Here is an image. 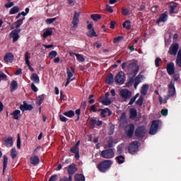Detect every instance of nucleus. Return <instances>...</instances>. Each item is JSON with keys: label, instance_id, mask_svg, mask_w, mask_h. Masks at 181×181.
I'll return each mask as SVG.
<instances>
[{"label": "nucleus", "instance_id": "nucleus-60", "mask_svg": "<svg viewBox=\"0 0 181 181\" xmlns=\"http://www.w3.org/2000/svg\"><path fill=\"white\" fill-rule=\"evenodd\" d=\"M108 134L109 135H112V134H114V126L110 127V128L109 129Z\"/></svg>", "mask_w": 181, "mask_h": 181}, {"label": "nucleus", "instance_id": "nucleus-55", "mask_svg": "<svg viewBox=\"0 0 181 181\" xmlns=\"http://www.w3.org/2000/svg\"><path fill=\"white\" fill-rule=\"evenodd\" d=\"M21 135L20 134H18V139H17V148L18 149H21Z\"/></svg>", "mask_w": 181, "mask_h": 181}, {"label": "nucleus", "instance_id": "nucleus-47", "mask_svg": "<svg viewBox=\"0 0 181 181\" xmlns=\"http://www.w3.org/2000/svg\"><path fill=\"white\" fill-rule=\"evenodd\" d=\"M124 40V36H119L117 37L114 39L113 42L115 43H119V42H121V40Z\"/></svg>", "mask_w": 181, "mask_h": 181}, {"label": "nucleus", "instance_id": "nucleus-18", "mask_svg": "<svg viewBox=\"0 0 181 181\" xmlns=\"http://www.w3.org/2000/svg\"><path fill=\"white\" fill-rule=\"evenodd\" d=\"M77 171V167L76 166V164L72 163L68 167V173L71 176V175H74L76 172Z\"/></svg>", "mask_w": 181, "mask_h": 181}, {"label": "nucleus", "instance_id": "nucleus-54", "mask_svg": "<svg viewBox=\"0 0 181 181\" xmlns=\"http://www.w3.org/2000/svg\"><path fill=\"white\" fill-rule=\"evenodd\" d=\"M74 54L77 57L78 60H79V62H84V60H86L81 54Z\"/></svg>", "mask_w": 181, "mask_h": 181}, {"label": "nucleus", "instance_id": "nucleus-3", "mask_svg": "<svg viewBox=\"0 0 181 181\" xmlns=\"http://www.w3.org/2000/svg\"><path fill=\"white\" fill-rule=\"evenodd\" d=\"M168 95L165 97V103H168V100H169V97H173L176 94V88H175V82L171 81L168 84Z\"/></svg>", "mask_w": 181, "mask_h": 181}, {"label": "nucleus", "instance_id": "nucleus-12", "mask_svg": "<svg viewBox=\"0 0 181 181\" xmlns=\"http://www.w3.org/2000/svg\"><path fill=\"white\" fill-rule=\"evenodd\" d=\"M3 145L7 148H11L13 145V138L11 136L3 138Z\"/></svg>", "mask_w": 181, "mask_h": 181}, {"label": "nucleus", "instance_id": "nucleus-50", "mask_svg": "<svg viewBox=\"0 0 181 181\" xmlns=\"http://www.w3.org/2000/svg\"><path fill=\"white\" fill-rule=\"evenodd\" d=\"M72 180H73V177H71V175H69V177H63L59 180V181H72Z\"/></svg>", "mask_w": 181, "mask_h": 181}, {"label": "nucleus", "instance_id": "nucleus-29", "mask_svg": "<svg viewBox=\"0 0 181 181\" xmlns=\"http://www.w3.org/2000/svg\"><path fill=\"white\" fill-rule=\"evenodd\" d=\"M107 84H112L114 83V75L112 74H110L106 78Z\"/></svg>", "mask_w": 181, "mask_h": 181}, {"label": "nucleus", "instance_id": "nucleus-61", "mask_svg": "<svg viewBox=\"0 0 181 181\" xmlns=\"http://www.w3.org/2000/svg\"><path fill=\"white\" fill-rule=\"evenodd\" d=\"M160 58L158 57L155 60V64L156 66V67H159V62H160Z\"/></svg>", "mask_w": 181, "mask_h": 181}, {"label": "nucleus", "instance_id": "nucleus-42", "mask_svg": "<svg viewBox=\"0 0 181 181\" xmlns=\"http://www.w3.org/2000/svg\"><path fill=\"white\" fill-rule=\"evenodd\" d=\"M11 91H13V90H16V88H18V82L13 81L11 83Z\"/></svg>", "mask_w": 181, "mask_h": 181}, {"label": "nucleus", "instance_id": "nucleus-8", "mask_svg": "<svg viewBox=\"0 0 181 181\" xmlns=\"http://www.w3.org/2000/svg\"><path fill=\"white\" fill-rule=\"evenodd\" d=\"M158 128H159V120H153L151 124L149 134L151 135H155L158 132Z\"/></svg>", "mask_w": 181, "mask_h": 181}, {"label": "nucleus", "instance_id": "nucleus-7", "mask_svg": "<svg viewBox=\"0 0 181 181\" xmlns=\"http://www.w3.org/2000/svg\"><path fill=\"white\" fill-rule=\"evenodd\" d=\"M138 141H134L129 146V152L132 155H134V153H136V152H138V148H139Z\"/></svg>", "mask_w": 181, "mask_h": 181}, {"label": "nucleus", "instance_id": "nucleus-6", "mask_svg": "<svg viewBox=\"0 0 181 181\" xmlns=\"http://www.w3.org/2000/svg\"><path fill=\"white\" fill-rule=\"evenodd\" d=\"M115 81L117 84H124L125 81V74L122 71L119 72L115 78Z\"/></svg>", "mask_w": 181, "mask_h": 181}, {"label": "nucleus", "instance_id": "nucleus-10", "mask_svg": "<svg viewBox=\"0 0 181 181\" xmlns=\"http://www.w3.org/2000/svg\"><path fill=\"white\" fill-rule=\"evenodd\" d=\"M146 134V129L145 127H139L135 131V135L137 138H144Z\"/></svg>", "mask_w": 181, "mask_h": 181}, {"label": "nucleus", "instance_id": "nucleus-38", "mask_svg": "<svg viewBox=\"0 0 181 181\" xmlns=\"http://www.w3.org/2000/svg\"><path fill=\"white\" fill-rule=\"evenodd\" d=\"M119 122L121 125H124L127 122V119L125 118V113H122L119 117Z\"/></svg>", "mask_w": 181, "mask_h": 181}, {"label": "nucleus", "instance_id": "nucleus-37", "mask_svg": "<svg viewBox=\"0 0 181 181\" xmlns=\"http://www.w3.org/2000/svg\"><path fill=\"white\" fill-rule=\"evenodd\" d=\"M116 160L119 163V165H121V163H124L125 160V157H124V156H119L116 158Z\"/></svg>", "mask_w": 181, "mask_h": 181}, {"label": "nucleus", "instance_id": "nucleus-31", "mask_svg": "<svg viewBox=\"0 0 181 181\" xmlns=\"http://www.w3.org/2000/svg\"><path fill=\"white\" fill-rule=\"evenodd\" d=\"M122 26L127 30H129V29H131V21L127 20V21H124L122 24Z\"/></svg>", "mask_w": 181, "mask_h": 181}, {"label": "nucleus", "instance_id": "nucleus-53", "mask_svg": "<svg viewBox=\"0 0 181 181\" xmlns=\"http://www.w3.org/2000/svg\"><path fill=\"white\" fill-rule=\"evenodd\" d=\"M59 119L62 121V122H67V121H69V119H67V117H64L63 115H59Z\"/></svg>", "mask_w": 181, "mask_h": 181}, {"label": "nucleus", "instance_id": "nucleus-40", "mask_svg": "<svg viewBox=\"0 0 181 181\" xmlns=\"http://www.w3.org/2000/svg\"><path fill=\"white\" fill-rule=\"evenodd\" d=\"M44 100H45V95H41L38 96L37 99V104H38V105H40L42 103H43Z\"/></svg>", "mask_w": 181, "mask_h": 181}, {"label": "nucleus", "instance_id": "nucleus-19", "mask_svg": "<svg viewBox=\"0 0 181 181\" xmlns=\"http://www.w3.org/2000/svg\"><path fill=\"white\" fill-rule=\"evenodd\" d=\"M120 95H121V97L124 98V100H128V98H129V97H131V92H129L127 89H123V90H120Z\"/></svg>", "mask_w": 181, "mask_h": 181}, {"label": "nucleus", "instance_id": "nucleus-56", "mask_svg": "<svg viewBox=\"0 0 181 181\" xmlns=\"http://www.w3.org/2000/svg\"><path fill=\"white\" fill-rule=\"evenodd\" d=\"M122 15H129V10L127 9V8H122Z\"/></svg>", "mask_w": 181, "mask_h": 181}, {"label": "nucleus", "instance_id": "nucleus-49", "mask_svg": "<svg viewBox=\"0 0 181 181\" xmlns=\"http://www.w3.org/2000/svg\"><path fill=\"white\" fill-rule=\"evenodd\" d=\"M79 148L77 146H74L71 148L72 153H78Z\"/></svg>", "mask_w": 181, "mask_h": 181}, {"label": "nucleus", "instance_id": "nucleus-36", "mask_svg": "<svg viewBox=\"0 0 181 181\" xmlns=\"http://www.w3.org/2000/svg\"><path fill=\"white\" fill-rule=\"evenodd\" d=\"M10 155H11L12 159H15V158H16V156H18V151H16V148H12L11 150Z\"/></svg>", "mask_w": 181, "mask_h": 181}, {"label": "nucleus", "instance_id": "nucleus-24", "mask_svg": "<svg viewBox=\"0 0 181 181\" xmlns=\"http://www.w3.org/2000/svg\"><path fill=\"white\" fill-rule=\"evenodd\" d=\"M166 21H168V11L164 12L156 22L160 23V22H166Z\"/></svg>", "mask_w": 181, "mask_h": 181}, {"label": "nucleus", "instance_id": "nucleus-58", "mask_svg": "<svg viewBox=\"0 0 181 181\" xmlns=\"http://www.w3.org/2000/svg\"><path fill=\"white\" fill-rule=\"evenodd\" d=\"M57 180V175H54L50 177L49 181H56Z\"/></svg>", "mask_w": 181, "mask_h": 181}, {"label": "nucleus", "instance_id": "nucleus-23", "mask_svg": "<svg viewBox=\"0 0 181 181\" xmlns=\"http://www.w3.org/2000/svg\"><path fill=\"white\" fill-rule=\"evenodd\" d=\"M176 8H177V4L171 2L169 5L170 13H176Z\"/></svg>", "mask_w": 181, "mask_h": 181}, {"label": "nucleus", "instance_id": "nucleus-27", "mask_svg": "<svg viewBox=\"0 0 181 181\" xmlns=\"http://www.w3.org/2000/svg\"><path fill=\"white\" fill-rule=\"evenodd\" d=\"M148 90H149V86L146 84L144 85L141 87V91H140L141 95H146L148 93Z\"/></svg>", "mask_w": 181, "mask_h": 181}, {"label": "nucleus", "instance_id": "nucleus-45", "mask_svg": "<svg viewBox=\"0 0 181 181\" xmlns=\"http://www.w3.org/2000/svg\"><path fill=\"white\" fill-rule=\"evenodd\" d=\"M23 19H25V18H23V19H19L18 21H17L15 23L16 29H18V28H20L21 25H22V23H23Z\"/></svg>", "mask_w": 181, "mask_h": 181}, {"label": "nucleus", "instance_id": "nucleus-34", "mask_svg": "<svg viewBox=\"0 0 181 181\" xmlns=\"http://www.w3.org/2000/svg\"><path fill=\"white\" fill-rule=\"evenodd\" d=\"M53 31H52V28H48L44 33L42 34V37L44 38L47 37V36H52Z\"/></svg>", "mask_w": 181, "mask_h": 181}, {"label": "nucleus", "instance_id": "nucleus-41", "mask_svg": "<svg viewBox=\"0 0 181 181\" xmlns=\"http://www.w3.org/2000/svg\"><path fill=\"white\" fill-rule=\"evenodd\" d=\"M91 19H93V21H95V22L97 21H98V19L101 18V15L100 14H92L90 16Z\"/></svg>", "mask_w": 181, "mask_h": 181}, {"label": "nucleus", "instance_id": "nucleus-9", "mask_svg": "<svg viewBox=\"0 0 181 181\" xmlns=\"http://www.w3.org/2000/svg\"><path fill=\"white\" fill-rule=\"evenodd\" d=\"M19 33H21V29H16L10 33L9 36L11 39H13V43L19 40Z\"/></svg>", "mask_w": 181, "mask_h": 181}, {"label": "nucleus", "instance_id": "nucleus-32", "mask_svg": "<svg viewBox=\"0 0 181 181\" xmlns=\"http://www.w3.org/2000/svg\"><path fill=\"white\" fill-rule=\"evenodd\" d=\"M144 78H145V76L144 75H141V74L140 73L134 79V83H141L142 81V80H144Z\"/></svg>", "mask_w": 181, "mask_h": 181}, {"label": "nucleus", "instance_id": "nucleus-25", "mask_svg": "<svg viewBox=\"0 0 181 181\" xmlns=\"http://www.w3.org/2000/svg\"><path fill=\"white\" fill-rule=\"evenodd\" d=\"M40 162V160L39 159V157L37 156H34L30 157L31 165H34L35 166H36V165H38Z\"/></svg>", "mask_w": 181, "mask_h": 181}, {"label": "nucleus", "instance_id": "nucleus-13", "mask_svg": "<svg viewBox=\"0 0 181 181\" xmlns=\"http://www.w3.org/2000/svg\"><path fill=\"white\" fill-rule=\"evenodd\" d=\"M88 31L86 35L88 37H97V33H95L94 27H93V24L88 25Z\"/></svg>", "mask_w": 181, "mask_h": 181}, {"label": "nucleus", "instance_id": "nucleus-2", "mask_svg": "<svg viewBox=\"0 0 181 181\" xmlns=\"http://www.w3.org/2000/svg\"><path fill=\"white\" fill-rule=\"evenodd\" d=\"M112 165V161L110 160H105L100 163V164L98 165V168L99 169L100 172H107L108 169L111 168V165Z\"/></svg>", "mask_w": 181, "mask_h": 181}, {"label": "nucleus", "instance_id": "nucleus-59", "mask_svg": "<svg viewBox=\"0 0 181 181\" xmlns=\"http://www.w3.org/2000/svg\"><path fill=\"white\" fill-rule=\"evenodd\" d=\"M101 111H102V112H104L105 114H107V112H108V115H111V111H110V109H108V108L102 110Z\"/></svg>", "mask_w": 181, "mask_h": 181}, {"label": "nucleus", "instance_id": "nucleus-44", "mask_svg": "<svg viewBox=\"0 0 181 181\" xmlns=\"http://www.w3.org/2000/svg\"><path fill=\"white\" fill-rule=\"evenodd\" d=\"M136 117V110L131 109L130 110V118H135Z\"/></svg>", "mask_w": 181, "mask_h": 181}, {"label": "nucleus", "instance_id": "nucleus-51", "mask_svg": "<svg viewBox=\"0 0 181 181\" xmlns=\"http://www.w3.org/2000/svg\"><path fill=\"white\" fill-rule=\"evenodd\" d=\"M114 145V141L112 140H110L108 141L107 144H105V148H112Z\"/></svg>", "mask_w": 181, "mask_h": 181}, {"label": "nucleus", "instance_id": "nucleus-64", "mask_svg": "<svg viewBox=\"0 0 181 181\" xmlns=\"http://www.w3.org/2000/svg\"><path fill=\"white\" fill-rule=\"evenodd\" d=\"M161 114L164 116L168 115V109H163L161 110Z\"/></svg>", "mask_w": 181, "mask_h": 181}, {"label": "nucleus", "instance_id": "nucleus-15", "mask_svg": "<svg viewBox=\"0 0 181 181\" xmlns=\"http://www.w3.org/2000/svg\"><path fill=\"white\" fill-rule=\"evenodd\" d=\"M177 50H179V44L174 43L170 47L168 53L170 54H173L174 56H176V54H177Z\"/></svg>", "mask_w": 181, "mask_h": 181}, {"label": "nucleus", "instance_id": "nucleus-46", "mask_svg": "<svg viewBox=\"0 0 181 181\" xmlns=\"http://www.w3.org/2000/svg\"><path fill=\"white\" fill-rule=\"evenodd\" d=\"M56 56H57V52H56V51H51L49 53V59H54V57H56Z\"/></svg>", "mask_w": 181, "mask_h": 181}, {"label": "nucleus", "instance_id": "nucleus-20", "mask_svg": "<svg viewBox=\"0 0 181 181\" xmlns=\"http://www.w3.org/2000/svg\"><path fill=\"white\" fill-rule=\"evenodd\" d=\"M13 54L8 52L4 56V62L6 63H12L13 62Z\"/></svg>", "mask_w": 181, "mask_h": 181}, {"label": "nucleus", "instance_id": "nucleus-62", "mask_svg": "<svg viewBox=\"0 0 181 181\" xmlns=\"http://www.w3.org/2000/svg\"><path fill=\"white\" fill-rule=\"evenodd\" d=\"M31 88L35 93L37 92V88L35 86V83L31 84Z\"/></svg>", "mask_w": 181, "mask_h": 181}, {"label": "nucleus", "instance_id": "nucleus-63", "mask_svg": "<svg viewBox=\"0 0 181 181\" xmlns=\"http://www.w3.org/2000/svg\"><path fill=\"white\" fill-rule=\"evenodd\" d=\"M176 65L178 66V67H180V69H181V59H180L177 58Z\"/></svg>", "mask_w": 181, "mask_h": 181}, {"label": "nucleus", "instance_id": "nucleus-57", "mask_svg": "<svg viewBox=\"0 0 181 181\" xmlns=\"http://www.w3.org/2000/svg\"><path fill=\"white\" fill-rule=\"evenodd\" d=\"M1 80H6V75H5L2 71H0V81Z\"/></svg>", "mask_w": 181, "mask_h": 181}, {"label": "nucleus", "instance_id": "nucleus-21", "mask_svg": "<svg viewBox=\"0 0 181 181\" xmlns=\"http://www.w3.org/2000/svg\"><path fill=\"white\" fill-rule=\"evenodd\" d=\"M33 108V107H32L31 105L26 103V102H24L23 105L20 106V110H21V111H30Z\"/></svg>", "mask_w": 181, "mask_h": 181}, {"label": "nucleus", "instance_id": "nucleus-52", "mask_svg": "<svg viewBox=\"0 0 181 181\" xmlns=\"http://www.w3.org/2000/svg\"><path fill=\"white\" fill-rule=\"evenodd\" d=\"M57 19V18H47L46 20V23L47 25H50L51 23H53V22H54V21H56Z\"/></svg>", "mask_w": 181, "mask_h": 181}, {"label": "nucleus", "instance_id": "nucleus-4", "mask_svg": "<svg viewBox=\"0 0 181 181\" xmlns=\"http://www.w3.org/2000/svg\"><path fill=\"white\" fill-rule=\"evenodd\" d=\"M115 155L113 148H109L106 150H103L100 153V156L104 159H112Z\"/></svg>", "mask_w": 181, "mask_h": 181}, {"label": "nucleus", "instance_id": "nucleus-28", "mask_svg": "<svg viewBox=\"0 0 181 181\" xmlns=\"http://www.w3.org/2000/svg\"><path fill=\"white\" fill-rule=\"evenodd\" d=\"M90 125L93 127V128H94V127H100V125H103V121L92 119L90 121Z\"/></svg>", "mask_w": 181, "mask_h": 181}, {"label": "nucleus", "instance_id": "nucleus-14", "mask_svg": "<svg viewBox=\"0 0 181 181\" xmlns=\"http://www.w3.org/2000/svg\"><path fill=\"white\" fill-rule=\"evenodd\" d=\"M108 97H110V93H106L105 97L100 98V103H102L103 105H110V104L112 103V100H111Z\"/></svg>", "mask_w": 181, "mask_h": 181}, {"label": "nucleus", "instance_id": "nucleus-1", "mask_svg": "<svg viewBox=\"0 0 181 181\" xmlns=\"http://www.w3.org/2000/svg\"><path fill=\"white\" fill-rule=\"evenodd\" d=\"M126 71L130 76L135 77L139 71V66L136 62H133L127 65Z\"/></svg>", "mask_w": 181, "mask_h": 181}, {"label": "nucleus", "instance_id": "nucleus-22", "mask_svg": "<svg viewBox=\"0 0 181 181\" xmlns=\"http://www.w3.org/2000/svg\"><path fill=\"white\" fill-rule=\"evenodd\" d=\"M167 71L170 76L175 74V64L170 63L167 64Z\"/></svg>", "mask_w": 181, "mask_h": 181}, {"label": "nucleus", "instance_id": "nucleus-48", "mask_svg": "<svg viewBox=\"0 0 181 181\" xmlns=\"http://www.w3.org/2000/svg\"><path fill=\"white\" fill-rule=\"evenodd\" d=\"M136 104L137 105H139V107H141V105H142V104H144V97L142 95H141L139 97V98L138 99V100L136 101Z\"/></svg>", "mask_w": 181, "mask_h": 181}, {"label": "nucleus", "instance_id": "nucleus-26", "mask_svg": "<svg viewBox=\"0 0 181 181\" xmlns=\"http://www.w3.org/2000/svg\"><path fill=\"white\" fill-rule=\"evenodd\" d=\"M11 115H13V119L19 120V118H21V110H16L13 113H11Z\"/></svg>", "mask_w": 181, "mask_h": 181}, {"label": "nucleus", "instance_id": "nucleus-30", "mask_svg": "<svg viewBox=\"0 0 181 181\" xmlns=\"http://www.w3.org/2000/svg\"><path fill=\"white\" fill-rule=\"evenodd\" d=\"M30 78L32 81L35 83H39L40 81V80L39 79V76H37L36 74H33Z\"/></svg>", "mask_w": 181, "mask_h": 181}, {"label": "nucleus", "instance_id": "nucleus-5", "mask_svg": "<svg viewBox=\"0 0 181 181\" xmlns=\"http://www.w3.org/2000/svg\"><path fill=\"white\" fill-rule=\"evenodd\" d=\"M66 73L68 74V78L66 79V83L65 84V87H67L69 86V84H70V81H73V80H76L75 78H73L71 79V77H73V76L74 74V68L73 66H71V71H70V69L67 68Z\"/></svg>", "mask_w": 181, "mask_h": 181}, {"label": "nucleus", "instance_id": "nucleus-35", "mask_svg": "<svg viewBox=\"0 0 181 181\" xmlns=\"http://www.w3.org/2000/svg\"><path fill=\"white\" fill-rule=\"evenodd\" d=\"M64 115H65V117H68L69 118H73V116L74 115V111L73 110H69L67 112H64Z\"/></svg>", "mask_w": 181, "mask_h": 181}, {"label": "nucleus", "instance_id": "nucleus-43", "mask_svg": "<svg viewBox=\"0 0 181 181\" xmlns=\"http://www.w3.org/2000/svg\"><path fill=\"white\" fill-rule=\"evenodd\" d=\"M3 163H4V168H3V170L4 172H5V169H6V166L8 165V157L6 156H4V161H3Z\"/></svg>", "mask_w": 181, "mask_h": 181}, {"label": "nucleus", "instance_id": "nucleus-39", "mask_svg": "<svg viewBox=\"0 0 181 181\" xmlns=\"http://www.w3.org/2000/svg\"><path fill=\"white\" fill-rule=\"evenodd\" d=\"M19 12V7L14 6L10 10V15H14V13H18Z\"/></svg>", "mask_w": 181, "mask_h": 181}, {"label": "nucleus", "instance_id": "nucleus-33", "mask_svg": "<svg viewBox=\"0 0 181 181\" xmlns=\"http://www.w3.org/2000/svg\"><path fill=\"white\" fill-rule=\"evenodd\" d=\"M74 179H75V181H85L84 175L81 174H76Z\"/></svg>", "mask_w": 181, "mask_h": 181}, {"label": "nucleus", "instance_id": "nucleus-17", "mask_svg": "<svg viewBox=\"0 0 181 181\" xmlns=\"http://www.w3.org/2000/svg\"><path fill=\"white\" fill-rule=\"evenodd\" d=\"M135 129V127L134 124H129L126 127V132L127 136H132L134 135V131Z\"/></svg>", "mask_w": 181, "mask_h": 181}, {"label": "nucleus", "instance_id": "nucleus-11", "mask_svg": "<svg viewBox=\"0 0 181 181\" xmlns=\"http://www.w3.org/2000/svg\"><path fill=\"white\" fill-rule=\"evenodd\" d=\"M80 15H81V13L78 11L74 12V15L72 20L73 28H77V26L78 25V22H80Z\"/></svg>", "mask_w": 181, "mask_h": 181}, {"label": "nucleus", "instance_id": "nucleus-16", "mask_svg": "<svg viewBox=\"0 0 181 181\" xmlns=\"http://www.w3.org/2000/svg\"><path fill=\"white\" fill-rule=\"evenodd\" d=\"M24 57H25V64H27L28 67H29V69L30 70V71H35V69L32 67V66H30V61H29V59H30V57L29 52H26L25 53Z\"/></svg>", "mask_w": 181, "mask_h": 181}]
</instances>
